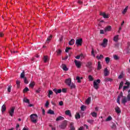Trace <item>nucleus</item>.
<instances>
[{"instance_id": "nucleus-1", "label": "nucleus", "mask_w": 130, "mask_h": 130, "mask_svg": "<svg viewBox=\"0 0 130 130\" xmlns=\"http://www.w3.org/2000/svg\"><path fill=\"white\" fill-rule=\"evenodd\" d=\"M30 118L31 122H33V123H37V119L38 118L37 114H32L30 115Z\"/></svg>"}, {"instance_id": "nucleus-2", "label": "nucleus", "mask_w": 130, "mask_h": 130, "mask_svg": "<svg viewBox=\"0 0 130 130\" xmlns=\"http://www.w3.org/2000/svg\"><path fill=\"white\" fill-rule=\"evenodd\" d=\"M100 82H101L100 79L95 80L93 81V88L96 90L99 89V84H100Z\"/></svg>"}, {"instance_id": "nucleus-3", "label": "nucleus", "mask_w": 130, "mask_h": 130, "mask_svg": "<svg viewBox=\"0 0 130 130\" xmlns=\"http://www.w3.org/2000/svg\"><path fill=\"white\" fill-rule=\"evenodd\" d=\"M68 125V121L67 120H64L61 125L59 126L60 128H61V129H64L66 127H67V126Z\"/></svg>"}, {"instance_id": "nucleus-4", "label": "nucleus", "mask_w": 130, "mask_h": 130, "mask_svg": "<svg viewBox=\"0 0 130 130\" xmlns=\"http://www.w3.org/2000/svg\"><path fill=\"white\" fill-rule=\"evenodd\" d=\"M16 108L15 107H12L10 108V109L9 110V114L10 116L13 117L14 115V113H15V109Z\"/></svg>"}, {"instance_id": "nucleus-5", "label": "nucleus", "mask_w": 130, "mask_h": 130, "mask_svg": "<svg viewBox=\"0 0 130 130\" xmlns=\"http://www.w3.org/2000/svg\"><path fill=\"white\" fill-rule=\"evenodd\" d=\"M82 43H83V39L82 38L77 39L76 41V44L77 46H82Z\"/></svg>"}, {"instance_id": "nucleus-6", "label": "nucleus", "mask_w": 130, "mask_h": 130, "mask_svg": "<svg viewBox=\"0 0 130 130\" xmlns=\"http://www.w3.org/2000/svg\"><path fill=\"white\" fill-rule=\"evenodd\" d=\"M108 43V40L106 39H104L103 43L101 44V45L103 47H105L107 46Z\"/></svg>"}, {"instance_id": "nucleus-7", "label": "nucleus", "mask_w": 130, "mask_h": 130, "mask_svg": "<svg viewBox=\"0 0 130 130\" xmlns=\"http://www.w3.org/2000/svg\"><path fill=\"white\" fill-rule=\"evenodd\" d=\"M74 62L77 68H78V69H80V68H81V64L80 61H78V60L75 59L74 60Z\"/></svg>"}, {"instance_id": "nucleus-8", "label": "nucleus", "mask_w": 130, "mask_h": 130, "mask_svg": "<svg viewBox=\"0 0 130 130\" xmlns=\"http://www.w3.org/2000/svg\"><path fill=\"white\" fill-rule=\"evenodd\" d=\"M65 83L68 86H71V84H72V79L68 78L66 80Z\"/></svg>"}, {"instance_id": "nucleus-9", "label": "nucleus", "mask_w": 130, "mask_h": 130, "mask_svg": "<svg viewBox=\"0 0 130 130\" xmlns=\"http://www.w3.org/2000/svg\"><path fill=\"white\" fill-rule=\"evenodd\" d=\"M104 74L105 77H107V76H109V74H110V73L108 71V69H107V68H105L104 70Z\"/></svg>"}, {"instance_id": "nucleus-10", "label": "nucleus", "mask_w": 130, "mask_h": 130, "mask_svg": "<svg viewBox=\"0 0 130 130\" xmlns=\"http://www.w3.org/2000/svg\"><path fill=\"white\" fill-rule=\"evenodd\" d=\"M74 122H71L70 123V130H76V128L75 127V126H74Z\"/></svg>"}, {"instance_id": "nucleus-11", "label": "nucleus", "mask_w": 130, "mask_h": 130, "mask_svg": "<svg viewBox=\"0 0 130 130\" xmlns=\"http://www.w3.org/2000/svg\"><path fill=\"white\" fill-rule=\"evenodd\" d=\"M86 67L89 69V72L92 71V62H88L87 63Z\"/></svg>"}, {"instance_id": "nucleus-12", "label": "nucleus", "mask_w": 130, "mask_h": 130, "mask_svg": "<svg viewBox=\"0 0 130 130\" xmlns=\"http://www.w3.org/2000/svg\"><path fill=\"white\" fill-rule=\"evenodd\" d=\"M53 92H54V93H55V94H59L60 93H61V89H57L56 88H54L53 90Z\"/></svg>"}, {"instance_id": "nucleus-13", "label": "nucleus", "mask_w": 130, "mask_h": 130, "mask_svg": "<svg viewBox=\"0 0 130 130\" xmlns=\"http://www.w3.org/2000/svg\"><path fill=\"white\" fill-rule=\"evenodd\" d=\"M100 15L101 16H102L105 19H108V18H109L108 15H106L105 12L101 13Z\"/></svg>"}, {"instance_id": "nucleus-14", "label": "nucleus", "mask_w": 130, "mask_h": 130, "mask_svg": "<svg viewBox=\"0 0 130 130\" xmlns=\"http://www.w3.org/2000/svg\"><path fill=\"white\" fill-rule=\"evenodd\" d=\"M115 110L116 113H117L118 114H119V113H121V110H120V108L118 107H116L115 108Z\"/></svg>"}, {"instance_id": "nucleus-15", "label": "nucleus", "mask_w": 130, "mask_h": 130, "mask_svg": "<svg viewBox=\"0 0 130 130\" xmlns=\"http://www.w3.org/2000/svg\"><path fill=\"white\" fill-rule=\"evenodd\" d=\"M65 114L66 115H68L70 117L72 116V113H71V111L70 110H66L65 111Z\"/></svg>"}, {"instance_id": "nucleus-16", "label": "nucleus", "mask_w": 130, "mask_h": 130, "mask_svg": "<svg viewBox=\"0 0 130 130\" xmlns=\"http://www.w3.org/2000/svg\"><path fill=\"white\" fill-rule=\"evenodd\" d=\"M109 31H111V26L109 25L105 27V32H108Z\"/></svg>"}, {"instance_id": "nucleus-17", "label": "nucleus", "mask_w": 130, "mask_h": 130, "mask_svg": "<svg viewBox=\"0 0 130 130\" xmlns=\"http://www.w3.org/2000/svg\"><path fill=\"white\" fill-rule=\"evenodd\" d=\"M102 69V65H101V62L98 61V70L99 71Z\"/></svg>"}, {"instance_id": "nucleus-18", "label": "nucleus", "mask_w": 130, "mask_h": 130, "mask_svg": "<svg viewBox=\"0 0 130 130\" xmlns=\"http://www.w3.org/2000/svg\"><path fill=\"white\" fill-rule=\"evenodd\" d=\"M62 69L63 71H65L67 72V71L69 70V69H68V67H67V66L65 64H62Z\"/></svg>"}, {"instance_id": "nucleus-19", "label": "nucleus", "mask_w": 130, "mask_h": 130, "mask_svg": "<svg viewBox=\"0 0 130 130\" xmlns=\"http://www.w3.org/2000/svg\"><path fill=\"white\" fill-rule=\"evenodd\" d=\"M69 45H74L75 44V40L74 39H71L69 42Z\"/></svg>"}, {"instance_id": "nucleus-20", "label": "nucleus", "mask_w": 130, "mask_h": 130, "mask_svg": "<svg viewBox=\"0 0 130 130\" xmlns=\"http://www.w3.org/2000/svg\"><path fill=\"white\" fill-rule=\"evenodd\" d=\"M21 79H25L26 77H25V71H23L22 73L20 74Z\"/></svg>"}, {"instance_id": "nucleus-21", "label": "nucleus", "mask_w": 130, "mask_h": 130, "mask_svg": "<svg viewBox=\"0 0 130 130\" xmlns=\"http://www.w3.org/2000/svg\"><path fill=\"white\" fill-rule=\"evenodd\" d=\"M6 110H7L6 105H3L2 107V112H5Z\"/></svg>"}, {"instance_id": "nucleus-22", "label": "nucleus", "mask_w": 130, "mask_h": 130, "mask_svg": "<svg viewBox=\"0 0 130 130\" xmlns=\"http://www.w3.org/2000/svg\"><path fill=\"white\" fill-rule=\"evenodd\" d=\"M63 119H64V118L60 116L56 119V121H58L59 120H63Z\"/></svg>"}, {"instance_id": "nucleus-23", "label": "nucleus", "mask_w": 130, "mask_h": 130, "mask_svg": "<svg viewBox=\"0 0 130 130\" xmlns=\"http://www.w3.org/2000/svg\"><path fill=\"white\" fill-rule=\"evenodd\" d=\"M119 37V35H116L114 37L113 40L115 42H117L118 41V37Z\"/></svg>"}, {"instance_id": "nucleus-24", "label": "nucleus", "mask_w": 130, "mask_h": 130, "mask_svg": "<svg viewBox=\"0 0 130 130\" xmlns=\"http://www.w3.org/2000/svg\"><path fill=\"white\" fill-rule=\"evenodd\" d=\"M75 118L76 119H79L81 118V115L79 113H77L75 115Z\"/></svg>"}, {"instance_id": "nucleus-25", "label": "nucleus", "mask_w": 130, "mask_h": 130, "mask_svg": "<svg viewBox=\"0 0 130 130\" xmlns=\"http://www.w3.org/2000/svg\"><path fill=\"white\" fill-rule=\"evenodd\" d=\"M91 102V97H89L86 100V104H90Z\"/></svg>"}, {"instance_id": "nucleus-26", "label": "nucleus", "mask_w": 130, "mask_h": 130, "mask_svg": "<svg viewBox=\"0 0 130 130\" xmlns=\"http://www.w3.org/2000/svg\"><path fill=\"white\" fill-rule=\"evenodd\" d=\"M51 38H52V36H49L47 39L46 43H49V41L51 40Z\"/></svg>"}, {"instance_id": "nucleus-27", "label": "nucleus", "mask_w": 130, "mask_h": 130, "mask_svg": "<svg viewBox=\"0 0 130 130\" xmlns=\"http://www.w3.org/2000/svg\"><path fill=\"white\" fill-rule=\"evenodd\" d=\"M69 86L70 87L71 89H75V88H76V85H75V84H74L73 83H72L70 84V86Z\"/></svg>"}, {"instance_id": "nucleus-28", "label": "nucleus", "mask_w": 130, "mask_h": 130, "mask_svg": "<svg viewBox=\"0 0 130 130\" xmlns=\"http://www.w3.org/2000/svg\"><path fill=\"white\" fill-rule=\"evenodd\" d=\"M52 94H53V91H52V90H49V93L48 94V96L49 97V98H50V95H52Z\"/></svg>"}, {"instance_id": "nucleus-29", "label": "nucleus", "mask_w": 130, "mask_h": 130, "mask_svg": "<svg viewBox=\"0 0 130 130\" xmlns=\"http://www.w3.org/2000/svg\"><path fill=\"white\" fill-rule=\"evenodd\" d=\"M105 61L106 62V63H109L110 61V58L107 57L105 58Z\"/></svg>"}, {"instance_id": "nucleus-30", "label": "nucleus", "mask_w": 130, "mask_h": 130, "mask_svg": "<svg viewBox=\"0 0 130 130\" xmlns=\"http://www.w3.org/2000/svg\"><path fill=\"white\" fill-rule=\"evenodd\" d=\"M56 52L57 53V55H60L61 54V50L58 49L56 51Z\"/></svg>"}, {"instance_id": "nucleus-31", "label": "nucleus", "mask_w": 130, "mask_h": 130, "mask_svg": "<svg viewBox=\"0 0 130 130\" xmlns=\"http://www.w3.org/2000/svg\"><path fill=\"white\" fill-rule=\"evenodd\" d=\"M23 101H24V102H25V103H28V104L30 103V100H29L27 98H24Z\"/></svg>"}, {"instance_id": "nucleus-32", "label": "nucleus", "mask_w": 130, "mask_h": 130, "mask_svg": "<svg viewBox=\"0 0 130 130\" xmlns=\"http://www.w3.org/2000/svg\"><path fill=\"white\" fill-rule=\"evenodd\" d=\"M126 54H129L130 53V49L129 47H127L126 50H125Z\"/></svg>"}, {"instance_id": "nucleus-33", "label": "nucleus", "mask_w": 130, "mask_h": 130, "mask_svg": "<svg viewBox=\"0 0 130 130\" xmlns=\"http://www.w3.org/2000/svg\"><path fill=\"white\" fill-rule=\"evenodd\" d=\"M48 113L49 114H52V115H54V111H52V110H49L48 111Z\"/></svg>"}, {"instance_id": "nucleus-34", "label": "nucleus", "mask_w": 130, "mask_h": 130, "mask_svg": "<svg viewBox=\"0 0 130 130\" xmlns=\"http://www.w3.org/2000/svg\"><path fill=\"white\" fill-rule=\"evenodd\" d=\"M29 87H30V88H34V86H35V82H32L31 83H30L29 85Z\"/></svg>"}, {"instance_id": "nucleus-35", "label": "nucleus", "mask_w": 130, "mask_h": 130, "mask_svg": "<svg viewBox=\"0 0 130 130\" xmlns=\"http://www.w3.org/2000/svg\"><path fill=\"white\" fill-rule=\"evenodd\" d=\"M110 120H112V117L111 116H109L106 119V121H110Z\"/></svg>"}, {"instance_id": "nucleus-36", "label": "nucleus", "mask_w": 130, "mask_h": 130, "mask_svg": "<svg viewBox=\"0 0 130 130\" xmlns=\"http://www.w3.org/2000/svg\"><path fill=\"white\" fill-rule=\"evenodd\" d=\"M111 127L113 129H115V128H116V124H115L114 123H113L112 125L111 126Z\"/></svg>"}, {"instance_id": "nucleus-37", "label": "nucleus", "mask_w": 130, "mask_h": 130, "mask_svg": "<svg viewBox=\"0 0 130 130\" xmlns=\"http://www.w3.org/2000/svg\"><path fill=\"white\" fill-rule=\"evenodd\" d=\"M48 60V56H44V62H47Z\"/></svg>"}, {"instance_id": "nucleus-38", "label": "nucleus", "mask_w": 130, "mask_h": 130, "mask_svg": "<svg viewBox=\"0 0 130 130\" xmlns=\"http://www.w3.org/2000/svg\"><path fill=\"white\" fill-rule=\"evenodd\" d=\"M127 9H128V7L127 6L125 8L124 10L122 11V13L123 15L125 14V13H126V12H127Z\"/></svg>"}, {"instance_id": "nucleus-39", "label": "nucleus", "mask_w": 130, "mask_h": 130, "mask_svg": "<svg viewBox=\"0 0 130 130\" xmlns=\"http://www.w3.org/2000/svg\"><path fill=\"white\" fill-rule=\"evenodd\" d=\"M123 86V81H121L119 84V90H120V89L122 88Z\"/></svg>"}, {"instance_id": "nucleus-40", "label": "nucleus", "mask_w": 130, "mask_h": 130, "mask_svg": "<svg viewBox=\"0 0 130 130\" xmlns=\"http://www.w3.org/2000/svg\"><path fill=\"white\" fill-rule=\"evenodd\" d=\"M12 86L11 85L8 86L7 90H8V92H9V93H11V91L12 90Z\"/></svg>"}, {"instance_id": "nucleus-41", "label": "nucleus", "mask_w": 130, "mask_h": 130, "mask_svg": "<svg viewBox=\"0 0 130 130\" xmlns=\"http://www.w3.org/2000/svg\"><path fill=\"white\" fill-rule=\"evenodd\" d=\"M91 115H92L93 117H97V113L96 112L91 113Z\"/></svg>"}, {"instance_id": "nucleus-42", "label": "nucleus", "mask_w": 130, "mask_h": 130, "mask_svg": "<svg viewBox=\"0 0 130 130\" xmlns=\"http://www.w3.org/2000/svg\"><path fill=\"white\" fill-rule=\"evenodd\" d=\"M120 98H121L119 95L118 96V98L117 99V103L118 104H120Z\"/></svg>"}, {"instance_id": "nucleus-43", "label": "nucleus", "mask_w": 130, "mask_h": 130, "mask_svg": "<svg viewBox=\"0 0 130 130\" xmlns=\"http://www.w3.org/2000/svg\"><path fill=\"white\" fill-rule=\"evenodd\" d=\"M20 82L19 80L16 81L17 88H20Z\"/></svg>"}, {"instance_id": "nucleus-44", "label": "nucleus", "mask_w": 130, "mask_h": 130, "mask_svg": "<svg viewBox=\"0 0 130 130\" xmlns=\"http://www.w3.org/2000/svg\"><path fill=\"white\" fill-rule=\"evenodd\" d=\"M88 79L89 81H92L94 80V78H93V77H92L91 75H89L88 76Z\"/></svg>"}, {"instance_id": "nucleus-45", "label": "nucleus", "mask_w": 130, "mask_h": 130, "mask_svg": "<svg viewBox=\"0 0 130 130\" xmlns=\"http://www.w3.org/2000/svg\"><path fill=\"white\" fill-rule=\"evenodd\" d=\"M105 82H112V79L111 78H106L105 79Z\"/></svg>"}, {"instance_id": "nucleus-46", "label": "nucleus", "mask_w": 130, "mask_h": 130, "mask_svg": "<svg viewBox=\"0 0 130 130\" xmlns=\"http://www.w3.org/2000/svg\"><path fill=\"white\" fill-rule=\"evenodd\" d=\"M85 109H86V106H85L84 105H82L81 107V110H82V111H85Z\"/></svg>"}, {"instance_id": "nucleus-47", "label": "nucleus", "mask_w": 130, "mask_h": 130, "mask_svg": "<svg viewBox=\"0 0 130 130\" xmlns=\"http://www.w3.org/2000/svg\"><path fill=\"white\" fill-rule=\"evenodd\" d=\"M113 57H114V59H115V60H118V59H119L118 56H117V55H114Z\"/></svg>"}, {"instance_id": "nucleus-48", "label": "nucleus", "mask_w": 130, "mask_h": 130, "mask_svg": "<svg viewBox=\"0 0 130 130\" xmlns=\"http://www.w3.org/2000/svg\"><path fill=\"white\" fill-rule=\"evenodd\" d=\"M29 91V88H28V87H25L23 90V93H26V92H28Z\"/></svg>"}, {"instance_id": "nucleus-49", "label": "nucleus", "mask_w": 130, "mask_h": 130, "mask_svg": "<svg viewBox=\"0 0 130 130\" xmlns=\"http://www.w3.org/2000/svg\"><path fill=\"white\" fill-rule=\"evenodd\" d=\"M96 58H98V59H101V58H103V55H100V56H97Z\"/></svg>"}, {"instance_id": "nucleus-50", "label": "nucleus", "mask_w": 130, "mask_h": 130, "mask_svg": "<svg viewBox=\"0 0 130 130\" xmlns=\"http://www.w3.org/2000/svg\"><path fill=\"white\" fill-rule=\"evenodd\" d=\"M23 79H24V82L25 84H28L29 83V82L27 80V77H25Z\"/></svg>"}, {"instance_id": "nucleus-51", "label": "nucleus", "mask_w": 130, "mask_h": 130, "mask_svg": "<svg viewBox=\"0 0 130 130\" xmlns=\"http://www.w3.org/2000/svg\"><path fill=\"white\" fill-rule=\"evenodd\" d=\"M72 49V48L71 47H67L66 49L65 50L66 52H69V50H71Z\"/></svg>"}, {"instance_id": "nucleus-52", "label": "nucleus", "mask_w": 130, "mask_h": 130, "mask_svg": "<svg viewBox=\"0 0 130 130\" xmlns=\"http://www.w3.org/2000/svg\"><path fill=\"white\" fill-rule=\"evenodd\" d=\"M76 80H77L78 83H81V79H80V77L77 76V77H76Z\"/></svg>"}, {"instance_id": "nucleus-53", "label": "nucleus", "mask_w": 130, "mask_h": 130, "mask_svg": "<svg viewBox=\"0 0 130 130\" xmlns=\"http://www.w3.org/2000/svg\"><path fill=\"white\" fill-rule=\"evenodd\" d=\"M87 121L89 123H93V122H94V120H87Z\"/></svg>"}, {"instance_id": "nucleus-54", "label": "nucleus", "mask_w": 130, "mask_h": 130, "mask_svg": "<svg viewBox=\"0 0 130 130\" xmlns=\"http://www.w3.org/2000/svg\"><path fill=\"white\" fill-rule=\"evenodd\" d=\"M78 4H79V5H83V1H81V0H78L77 1Z\"/></svg>"}, {"instance_id": "nucleus-55", "label": "nucleus", "mask_w": 130, "mask_h": 130, "mask_svg": "<svg viewBox=\"0 0 130 130\" xmlns=\"http://www.w3.org/2000/svg\"><path fill=\"white\" fill-rule=\"evenodd\" d=\"M128 86H124L123 87V91H124L125 90H126V89L128 88Z\"/></svg>"}, {"instance_id": "nucleus-56", "label": "nucleus", "mask_w": 130, "mask_h": 130, "mask_svg": "<svg viewBox=\"0 0 130 130\" xmlns=\"http://www.w3.org/2000/svg\"><path fill=\"white\" fill-rule=\"evenodd\" d=\"M125 85H127V86L129 87L130 86V82L126 81L125 83Z\"/></svg>"}, {"instance_id": "nucleus-57", "label": "nucleus", "mask_w": 130, "mask_h": 130, "mask_svg": "<svg viewBox=\"0 0 130 130\" xmlns=\"http://www.w3.org/2000/svg\"><path fill=\"white\" fill-rule=\"evenodd\" d=\"M59 105L60 106H62V105H63V102L61 101L60 102H59Z\"/></svg>"}, {"instance_id": "nucleus-58", "label": "nucleus", "mask_w": 130, "mask_h": 130, "mask_svg": "<svg viewBox=\"0 0 130 130\" xmlns=\"http://www.w3.org/2000/svg\"><path fill=\"white\" fill-rule=\"evenodd\" d=\"M49 106V102H48V101H47L45 104V107H48Z\"/></svg>"}, {"instance_id": "nucleus-59", "label": "nucleus", "mask_w": 130, "mask_h": 130, "mask_svg": "<svg viewBox=\"0 0 130 130\" xmlns=\"http://www.w3.org/2000/svg\"><path fill=\"white\" fill-rule=\"evenodd\" d=\"M11 53H12V54H14V53H17L18 52L17 51H13V50H11Z\"/></svg>"}, {"instance_id": "nucleus-60", "label": "nucleus", "mask_w": 130, "mask_h": 130, "mask_svg": "<svg viewBox=\"0 0 130 130\" xmlns=\"http://www.w3.org/2000/svg\"><path fill=\"white\" fill-rule=\"evenodd\" d=\"M69 58V56H66L64 58H62V60H67V59Z\"/></svg>"}, {"instance_id": "nucleus-61", "label": "nucleus", "mask_w": 130, "mask_h": 130, "mask_svg": "<svg viewBox=\"0 0 130 130\" xmlns=\"http://www.w3.org/2000/svg\"><path fill=\"white\" fill-rule=\"evenodd\" d=\"M18 127H20V124H17V125H16V130H20V129H18Z\"/></svg>"}, {"instance_id": "nucleus-62", "label": "nucleus", "mask_w": 130, "mask_h": 130, "mask_svg": "<svg viewBox=\"0 0 130 130\" xmlns=\"http://www.w3.org/2000/svg\"><path fill=\"white\" fill-rule=\"evenodd\" d=\"M118 96H119L121 98L123 97V93H122V92H121Z\"/></svg>"}, {"instance_id": "nucleus-63", "label": "nucleus", "mask_w": 130, "mask_h": 130, "mask_svg": "<svg viewBox=\"0 0 130 130\" xmlns=\"http://www.w3.org/2000/svg\"><path fill=\"white\" fill-rule=\"evenodd\" d=\"M100 34H104V30L103 29L100 30Z\"/></svg>"}, {"instance_id": "nucleus-64", "label": "nucleus", "mask_w": 130, "mask_h": 130, "mask_svg": "<svg viewBox=\"0 0 130 130\" xmlns=\"http://www.w3.org/2000/svg\"><path fill=\"white\" fill-rule=\"evenodd\" d=\"M40 91H41V90L40 89V88H39L38 90L36 91V93H40Z\"/></svg>"}]
</instances>
